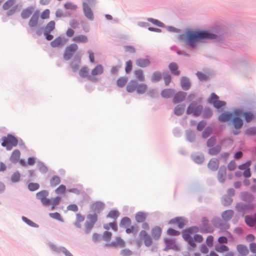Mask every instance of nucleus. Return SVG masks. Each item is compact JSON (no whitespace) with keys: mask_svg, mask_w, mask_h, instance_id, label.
I'll use <instances>...</instances> for the list:
<instances>
[{"mask_svg":"<svg viewBox=\"0 0 256 256\" xmlns=\"http://www.w3.org/2000/svg\"><path fill=\"white\" fill-rule=\"evenodd\" d=\"M104 204L101 202H96L91 204L90 208L92 212H100L104 208Z\"/></svg>","mask_w":256,"mask_h":256,"instance_id":"13","label":"nucleus"},{"mask_svg":"<svg viewBox=\"0 0 256 256\" xmlns=\"http://www.w3.org/2000/svg\"><path fill=\"white\" fill-rule=\"evenodd\" d=\"M237 250L242 255H246L248 253L246 246L244 245L239 244L236 247Z\"/></svg>","mask_w":256,"mask_h":256,"instance_id":"40","label":"nucleus"},{"mask_svg":"<svg viewBox=\"0 0 256 256\" xmlns=\"http://www.w3.org/2000/svg\"><path fill=\"white\" fill-rule=\"evenodd\" d=\"M63 44L62 38L60 36L56 38L50 42V45L53 48L60 46Z\"/></svg>","mask_w":256,"mask_h":256,"instance_id":"30","label":"nucleus"},{"mask_svg":"<svg viewBox=\"0 0 256 256\" xmlns=\"http://www.w3.org/2000/svg\"><path fill=\"white\" fill-rule=\"evenodd\" d=\"M49 215L52 218L54 219L58 220L60 221H63L60 214L57 212H54V213H50L49 214Z\"/></svg>","mask_w":256,"mask_h":256,"instance_id":"58","label":"nucleus"},{"mask_svg":"<svg viewBox=\"0 0 256 256\" xmlns=\"http://www.w3.org/2000/svg\"><path fill=\"white\" fill-rule=\"evenodd\" d=\"M251 164V161L248 160L246 163L238 166V168L241 170H244L243 175L246 178H249L251 176L250 170V166Z\"/></svg>","mask_w":256,"mask_h":256,"instance_id":"11","label":"nucleus"},{"mask_svg":"<svg viewBox=\"0 0 256 256\" xmlns=\"http://www.w3.org/2000/svg\"><path fill=\"white\" fill-rule=\"evenodd\" d=\"M50 11L48 9L44 10L40 15V18L42 20L48 19L50 18Z\"/></svg>","mask_w":256,"mask_h":256,"instance_id":"57","label":"nucleus"},{"mask_svg":"<svg viewBox=\"0 0 256 256\" xmlns=\"http://www.w3.org/2000/svg\"><path fill=\"white\" fill-rule=\"evenodd\" d=\"M168 68L174 75L178 76L180 74V72L178 70V66L176 63L172 62L170 64Z\"/></svg>","mask_w":256,"mask_h":256,"instance_id":"27","label":"nucleus"},{"mask_svg":"<svg viewBox=\"0 0 256 256\" xmlns=\"http://www.w3.org/2000/svg\"><path fill=\"white\" fill-rule=\"evenodd\" d=\"M242 111L241 110L237 109L233 112L232 117L231 119L232 122L236 129H240L243 125V122L241 119Z\"/></svg>","mask_w":256,"mask_h":256,"instance_id":"4","label":"nucleus"},{"mask_svg":"<svg viewBox=\"0 0 256 256\" xmlns=\"http://www.w3.org/2000/svg\"><path fill=\"white\" fill-rule=\"evenodd\" d=\"M94 224L86 220L84 222V232L86 234H89L94 226Z\"/></svg>","mask_w":256,"mask_h":256,"instance_id":"41","label":"nucleus"},{"mask_svg":"<svg viewBox=\"0 0 256 256\" xmlns=\"http://www.w3.org/2000/svg\"><path fill=\"white\" fill-rule=\"evenodd\" d=\"M137 86V81L135 80H132L128 82L126 86V91L128 92H133L136 90Z\"/></svg>","mask_w":256,"mask_h":256,"instance_id":"15","label":"nucleus"},{"mask_svg":"<svg viewBox=\"0 0 256 256\" xmlns=\"http://www.w3.org/2000/svg\"><path fill=\"white\" fill-rule=\"evenodd\" d=\"M161 74L158 72H154L152 76V81L153 82H158L161 78Z\"/></svg>","mask_w":256,"mask_h":256,"instance_id":"52","label":"nucleus"},{"mask_svg":"<svg viewBox=\"0 0 256 256\" xmlns=\"http://www.w3.org/2000/svg\"><path fill=\"white\" fill-rule=\"evenodd\" d=\"M216 36L208 30L188 32L186 34V41L192 46H195L200 40L215 39Z\"/></svg>","mask_w":256,"mask_h":256,"instance_id":"1","label":"nucleus"},{"mask_svg":"<svg viewBox=\"0 0 256 256\" xmlns=\"http://www.w3.org/2000/svg\"><path fill=\"white\" fill-rule=\"evenodd\" d=\"M48 194V193L46 190H44L38 192L36 194V197L41 201L44 205L48 206L50 204V200L46 198Z\"/></svg>","mask_w":256,"mask_h":256,"instance_id":"9","label":"nucleus"},{"mask_svg":"<svg viewBox=\"0 0 256 256\" xmlns=\"http://www.w3.org/2000/svg\"><path fill=\"white\" fill-rule=\"evenodd\" d=\"M167 233L170 236H178L180 234V232L172 228H170L168 230Z\"/></svg>","mask_w":256,"mask_h":256,"instance_id":"64","label":"nucleus"},{"mask_svg":"<svg viewBox=\"0 0 256 256\" xmlns=\"http://www.w3.org/2000/svg\"><path fill=\"white\" fill-rule=\"evenodd\" d=\"M147 90V86L146 84L144 83H141L140 84H138V86L136 88V92L139 94H144Z\"/></svg>","mask_w":256,"mask_h":256,"instance_id":"35","label":"nucleus"},{"mask_svg":"<svg viewBox=\"0 0 256 256\" xmlns=\"http://www.w3.org/2000/svg\"><path fill=\"white\" fill-rule=\"evenodd\" d=\"M119 216V212L118 211L116 210H110L108 214L107 215V218H110L114 220L116 219Z\"/></svg>","mask_w":256,"mask_h":256,"instance_id":"50","label":"nucleus"},{"mask_svg":"<svg viewBox=\"0 0 256 256\" xmlns=\"http://www.w3.org/2000/svg\"><path fill=\"white\" fill-rule=\"evenodd\" d=\"M234 214L233 211L232 210H228L222 212V219L225 221L230 220L232 216Z\"/></svg>","mask_w":256,"mask_h":256,"instance_id":"34","label":"nucleus"},{"mask_svg":"<svg viewBox=\"0 0 256 256\" xmlns=\"http://www.w3.org/2000/svg\"><path fill=\"white\" fill-rule=\"evenodd\" d=\"M82 6L85 16L90 20H92L93 14L90 6L86 2H83Z\"/></svg>","mask_w":256,"mask_h":256,"instance_id":"16","label":"nucleus"},{"mask_svg":"<svg viewBox=\"0 0 256 256\" xmlns=\"http://www.w3.org/2000/svg\"><path fill=\"white\" fill-rule=\"evenodd\" d=\"M84 217L83 216L80 214H76V221L74 223L75 226L78 228H80L82 227L81 224L84 221Z\"/></svg>","mask_w":256,"mask_h":256,"instance_id":"24","label":"nucleus"},{"mask_svg":"<svg viewBox=\"0 0 256 256\" xmlns=\"http://www.w3.org/2000/svg\"><path fill=\"white\" fill-rule=\"evenodd\" d=\"M214 250L218 252L222 253L224 252H228L229 250V248L228 246L226 245L221 244L216 246Z\"/></svg>","mask_w":256,"mask_h":256,"instance_id":"36","label":"nucleus"},{"mask_svg":"<svg viewBox=\"0 0 256 256\" xmlns=\"http://www.w3.org/2000/svg\"><path fill=\"white\" fill-rule=\"evenodd\" d=\"M60 200V197H56L52 200V202L50 204H52V210H54L55 207L58 204Z\"/></svg>","mask_w":256,"mask_h":256,"instance_id":"60","label":"nucleus"},{"mask_svg":"<svg viewBox=\"0 0 256 256\" xmlns=\"http://www.w3.org/2000/svg\"><path fill=\"white\" fill-rule=\"evenodd\" d=\"M20 152L18 150H14L10 157L11 162H16L18 161L20 158Z\"/></svg>","mask_w":256,"mask_h":256,"instance_id":"23","label":"nucleus"},{"mask_svg":"<svg viewBox=\"0 0 256 256\" xmlns=\"http://www.w3.org/2000/svg\"><path fill=\"white\" fill-rule=\"evenodd\" d=\"M112 236V233L111 232L106 231L103 234V239L106 242H109L111 240Z\"/></svg>","mask_w":256,"mask_h":256,"instance_id":"55","label":"nucleus"},{"mask_svg":"<svg viewBox=\"0 0 256 256\" xmlns=\"http://www.w3.org/2000/svg\"><path fill=\"white\" fill-rule=\"evenodd\" d=\"M2 146L6 147L7 150H11L13 147L17 146L18 141L17 139L11 134L2 138Z\"/></svg>","mask_w":256,"mask_h":256,"instance_id":"3","label":"nucleus"},{"mask_svg":"<svg viewBox=\"0 0 256 256\" xmlns=\"http://www.w3.org/2000/svg\"><path fill=\"white\" fill-rule=\"evenodd\" d=\"M170 224H176L179 228H182L185 225L184 220L182 218H175L171 220Z\"/></svg>","mask_w":256,"mask_h":256,"instance_id":"20","label":"nucleus"},{"mask_svg":"<svg viewBox=\"0 0 256 256\" xmlns=\"http://www.w3.org/2000/svg\"><path fill=\"white\" fill-rule=\"evenodd\" d=\"M66 190V186L63 185H60L55 190L56 194H63L65 192Z\"/></svg>","mask_w":256,"mask_h":256,"instance_id":"59","label":"nucleus"},{"mask_svg":"<svg viewBox=\"0 0 256 256\" xmlns=\"http://www.w3.org/2000/svg\"><path fill=\"white\" fill-rule=\"evenodd\" d=\"M134 74L138 80L140 82H144L145 80L144 76L143 71L141 70H138L134 71Z\"/></svg>","mask_w":256,"mask_h":256,"instance_id":"38","label":"nucleus"},{"mask_svg":"<svg viewBox=\"0 0 256 256\" xmlns=\"http://www.w3.org/2000/svg\"><path fill=\"white\" fill-rule=\"evenodd\" d=\"M202 110V106L198 104L196 102L191 103L188 107L186 112L188 114H192L195 116H198Z\"/></svg>","mask_w":256,"mask_h":256,"instance_id":"7","label":"nucleus"},{"mask_svg":"<svg viewBox=\"0 0 256 256\" xmlns=\"http://www.w3.org/2000/svg\"><path fill=\"white\" fill-rule=\"evenodd\" d=\"M226 175V169L225 168H220L218 172V178L219 181L223 182Z\"/></svg>","mask_w":256,"mask_h":256,"instance_id":"32","label":"nucleus"},{"mask_svg":"<svg viewBox=\"0 0 256 256\" xmlns=\"http://www.w3.org/2000/svg\"><path fill=\"white\" fill-rule=\"evenodd\" d=\"M72 41L78 44H86L88 42V38L86 35L78 34L72 38Z\"/></svg>","mask_w":256,"mask_h":256,"instance_id":"12","label":"nucleus"},{"mask_svg":"<svg viewBox=\"0 0 256 256\" xmlns=\"http://www.w3.org/2000/svg\"><path fill=\"white\" fill-rule=\"evenodd\" d=\"M39 184L37 183H30L28 185V188L30 191H34L38 189Z\"/></svg>","mask_w":256,"mask_h":256,"instance_id":"56","label":"nucleus"},{"mask_svg":"<svg viewBox=\"0 0 256 256\" xmlns=\"http://www.w3.org/2000/svg\"><path fill=\"white\" fill-rule=\"evenodd\" d=\"M106 246H120L124 247V241L120 237H117L115 240L112 242L110 244H106Z\"/></svg>","mask_w":256,"mask_h":256,"instance_id":"19","label":"nucleus"},{"mask_svg":"<svg viewBox=\"0 0 256 256\" xmlns=\"http://www.w3.org/2000/svg\"><path fill=\"white\" fill-rule=\"evenodd\" d=\"M55 22L54 20H51L45 26L44 32L46 34L48 32H52L55 28Z\"/></svg>","mask_w":256,"mask_h":256,"instance_id":"33","label":"nucleus"},{"mask_svg":"<svg viewBox=\"0 0 256 256\" xmlns=\"http://www.w3.org/2000/svg\"><path fill=\"white\" fill-rule=\"evenodd\" d=\"M22 220L26 222V223L28 225L31 226H33V227H36L37 226V225L34 222H32V220H30L27 218H26L24 217V216H22Z\"/></svg>","mask_w":256,"mask_h":256,"instance_id":"62","label":"nucleus"},{"mask_svg":"<svg viewBox=\"0 0 256 256\" xmlns=\"http://www.w3.org/2000/svg\"><path fill=\"white\" fill-rule=\"evenodd\" d=\"M64 8L66 10H76L77 6L72 2H66L64 4Z\"/></svg>","mask_w":256,"mask_h":256,"instance_id":"54","label":"nucleus"},{"mask_svg":"<svg viewBox=\"0 0 256 256\" xmlns=\"http://www.w3.org/2000/svg\"><path fill=\"white\" fill-rule=\"evenodd\" d=\"M104 228L106 230H108L110 228H112L114 231H116L118 230L117 224L115 222H110L104 224Z\"/></svg>","mask_w":256,"mask_h":256,"instance_id":"44","label":"nucleus"},{"mask_svg":"<svg viewBox=\"0 0 256 256\" xmlns=\"http://www.w3.org/2000/svg\"><path fill=\"white\" fill-rule=\"evenodd\" d=\"M140 240H138L136 241V244L138 247H140L142 246V240L144 242V245L149 247L152 244V238L148 234V232L145 230H141L139 234Z\"/></svg>","mask_w":256,"mask_h":256,"instance_id":"5","label":"nucleus"},{"mask_svg":"<svg viewBox=\"0 0 256 256\" xmlns=\"http://www.w3.org/2000/svg\"><path fill=\"white\" fill-rule=\"evenodd\" d=\"M245 222L248 226H253L256 224V214H254V217L246 216Z\"/></svg>","mask_w":256,"mask_h":256,"instance_id":"29","label":"nucleus"},{"mask_svg":"<svg viewBox=\"0 0 256 256\" xmlns=\"http://www.w3.org/2000/svg\"><path fill=\"white\" fill-rule=\"evenodd\" d=\"M34 8L32 6H30L23 10L21 12V16L24 19L28 18L33 13Z\"/></svg>","mask_w":256,"mask_h":256,"instance_id":"17","label":"nucleus"},{"mask_svg":"<svg viewBox=\"0 0 256 256\" xmlns=\"http://www.w3.org/2000/svg\"><path fill=\"white\" fill-rule=\"evenodd\" d=\"M218 99V96L214 93H212L208 99V102L212 104L216 108H219L224 106L226 104V102L223 101H220Z\"/></svg>","mask_w":256,"mask_h":256,"instance_id":"8","label":"nucleus"},{"mask_svg":"<svg viewBox=\"0 0 256 256\" xmlns=\"http://www.w3.org/2000/svg\"><path fill=\"white\" fill-rule=\"evenodd\" d=\"M104 72V68L102 64H97L91 71V76L88 77V79L94 81L96 80L94 76L97 75H100Z\"/></svg>","mask_w":256,"mask_h":256,"instance_id":"10","label":"nucleus"},{"mask_svg":"<svg viewBox=\"0 0 256 256\" xmlns=\"http://www.w3.org/2000/svg\"><path fill=\"white\" fill-rule=\"evenodd\" d=\"M218 160L216 158H212L209 162L208 164V167L210 170L214 171L218 169Z\"/></svg>","mask_w":256,"mask_h":256,"instance_id":"21","label":"nucleus"},{"mask_svg":"<svg viewBox=\"0 0 256 256\" xmlns=\"http://www.w3.org/2000/svg\"><path fill=\"white\" fill-rule=\"evenodd\" d=\"M130 220L128 218L125 217L122 220L120 223V225L122 227L126 228V226H130Z\"/></svg>","mask_w":256,"mask_h":256,"instance_id":"49","label":"nucleus"},{"mask_svg":"<svg viewBox=\"0 0 256 256\" xmlns=\"http://www.w3.org/2000/svg\"><path fill=\"white\" fill-rule=\"evenodd\" d=\"M20 174L19 172H15L11 176V180L13 182H18L20 180Z\"/></svg>","mask_w":256,"mask_h":256,"instance_id":"53","label":"nucleus"},{"mask_svg":"<svg viewBox=\"0 0 256 256\" xmlns=\"http://www.w3.org/2000/svg\"><path fill=\"white\" fill-rule=\"evenodd\" d=\"M88 71L89 70L88 67L86 66H82L81 68L79 71V75L82 78H88Z\"/></svg>","mask_w":256,"mask_h":256,"instance_id":"42","label":"nucleus"},{"mask_svg":"<svg viewBox=\"0 0 256 256\" xmlns=\"http://www.w3.org/2000/svg\"><path fill=\"white\" fill-rule=\"evenodd\" d=\"M180 85L182 88L186 90L190 88V84L189 80L187 78L183 77L181 78Z\"/></svg>","mask_w":256,"mask_h":256,"instance_id":"26","label":"nucleus"},{"mask_svg":"<svg viewBox=\"0 0 256 256\" xmlns=\"http://www.w3.org/2000/svg\"><path fill=\"white\" fill-rule=\"evenodd\" d=\"M60 178L56 176L52 177L50 180V184L51 186L54 187L60 184Z\"/></svg>","mask_w":256,"mask_h":256,"instance_id":"43","label":"nucleus"},{"mask_svg":"<svg viewBox=\"0 0 256 256\" xmlns=\"http://www.w3.org/2000/svg\"><path fill=\"white\" fill-rule=\"evenodd\" d=\"M185 106L184 104L178 105L174 110V113L177 116L182 115L184 110Z\"/></svg>","mask_w":256,"mask_h":256,"instance_id":"39","label":"nucleus"},{"mask_svg":"<svg viewBox=\"0 0 256 256\" xmlns=\"http://www.w3.org/2000/svg\"><path fill=\"white\" fill-rule=\"evenodd\" d=\"M220 150V147L219 146H216L210 148L208 152L211 155H216Z\"/></svg>","mask_w":256,"mask_h":256,"instance_id":"51","label":"nucleus"},{"mask_svg":"<svg viewBox=\"0 0 256 256\" xmlns=\"http://www.w3.org/2000/svg\"><path fill=\"white\" fill-rule=\"evenodd\" d=\"M161 233L162 230L159 226H156L152 230V236L155 240H158L160 238Z\"/></svg>","mask_w":256,"mask_h":256,"instance_id":"22","label":"nucleus"},{"mask_svg":"<svg viewBox=\"0 0 256 256\" xmlns=\"http://www.w3.org/2000/svg\"><path fill=\"white\" fill-rule=\"evenodd\" d=\"M233 114V112H224L220 114L218 117V120L221 122H226L231 120Z\"/></svg>","mask_w":256,"mask_h":256,"instance_id":"18","label":"nucleus"},{"mask_svg":"<svg viewBox=\"0 0 256 256\" xmlns=\"http://www.w3.org/2000/svg\"><path fill=\"white\" fill-rule=\"evenodd\" d=\"M136 64L138 66L144 68L150 64V61L148 59L140 58L136 60Z\"/></svg>","mask_w":256,"mask_h":256,"instance_id":"31","label":"nucleus"},{"mask_svg":"<svg viewBox=\"0 0 256 256\" xmlns=\"http://www.w3.org/2000/svg\"><path fill=\"white\" fill-rule=\"evenodd\" d=\"M128 78L126 76L120 78L116 82V84L119 87H124L128 82Z\"/></svg>","mask_w":256,"mask_h":256,"instance_id":"46","label":"nucleus"},{"mask_svg":"<svg viewBox=\"0 0 256 256\" xmlns=\"http://www.w3.org/2000/svg\"><path fill=\"white\" fill-rule=\"evenodd\" d=\"M186 93L183 92H177L173 98V102L176 104L182 102L186 98Z\"/></svg>","mask_w":256,"mask_h":256,"instance_id":"14","label":"nucleus"},{"mask_svg":"<svg viewBox=\"0 0 256 256\" xmlns=\"http://www.w3.org/2000/svg\"><path fill=\"white\" fill-rule=\"evenodd\" d=\"M78 45L76 43H72L68 46L65 49L64 54V58L68 60L73 56L74 54L78 50Z\"/></svg>","mask_w":256,"mask_h":256,"instance_id":"6","label":"nucleus"},{"mask_svg":"<svg viewBox=\"0 0 256 256\" xmlns=\"http://www.w3.org/2000/svg\"><path fill=\"white\" fill-rule=\"evenodd\" d=\"M242 116H243L244 118V119L248 122H249L250 121H252L254 118V114L250 112H242Z\"/></svg>","mask_w":256,"mask_h":256,"instance_id":"47","label":"nucleus"},{"mask_svg":"<svg viewBox=\"0 0 256 256\" xmlns=\"http://www.w3.org/2000/svg\"><path fill=\"white\" fill-rule=\"evenodd\" d=\"M198 227H191L183 232L182 237L184 240L188 242L189 244L192 248L196 247L195 242H201L203 240L202 236L200 234H195L194 238H192V234L198 232Z\"/></svg>","mask_w":256,"mask_h":256,"instance_id":"2","label":"nucleus"},{"mask_svg":"<svg viewBox=\"0 0 256 256\" xmlns=\"http://www.w3.org/2000/svg\"><path fill=\"white\" fill-rule=\"evenodd\" d=\"M174 92V90L168 88L163 90L161 92V94L164 98H169L173 94Z\"/></svg>","mask_w":256,"mask_h":256,"instance_id":"37","label":"nucleus"},{"mask_svg":"<svg viewBox=\"0 0 256 256\" xmlns=\"http://www.w3.org/2000/svg\"><path fill=\"white\" fill-rule=\"evenodd\" d=\"M16 2V0H8L3 4V8L5 10L9 9Z\"/></svg>","mask_w":256,"mask_h":256,"instance_id":"48","label":"nucleus"},{"mask_svg":"<svg viewBox=\"0 0 256 256\" xmlns=\"http://www.w3.org/2000/svg\"><path fill=\"white\" fill-rule=\"evenodd\" d=\"M87 53L88 55L90 61L91 63H94V52L92 50H88Z\"/></svg>","mask_w":256,"mask_h":256,"instance_id":"61","label":"nucleus"},{"mask_svg":"<svg viewBox=\"0 0 256 256\" xmlns=\"http://www.w3.org/2000/svg\"><path fill=\"white\" fill-rule=\"evenodd\" d=\"M214 237L212 236H209L206 239V244L209 247L213 246Z\"/></svg>","mask_w":256,"mask_h":256,"instance_id":"63","label":"nucleus"},{"mask_svg":"<svg viewBox=\"0 0 256 256\" xmlns=\"http://www.w3.org/2000/svg\"><path fill=\"white\" fill-rule=\"evenodd\" d=\"M146 216L147 214L146 212H140L136 214L135 218L137 222H142L146 220Z\"/></svg>","mask_w":256,"mask_h":256,"instance_id":"25","label":"nucleus"},{"mask_svg":"<svg viewBox=\"0 0 256 256\" xmlns=\"http://www.w3.org/2000/svg\"><path fill=\"white\" fill-rule=\"evenodd\" d=\"M86 218L87 221L94 224L98 220V215L96 214H88Z\"/></svg>","mask_w":256,"mask_h":256,"instance_id":"45","label":"nucleus"},{"mask_svg":"<svg viewBox=\"0 0 256 256\" xmlns=\"http://www.w3.org/2000/svg\"><path fill=\"white\" fill-rule=\"evenodd\" d=\"M38 14H34L33 16L30 18L29 22L28 25L30 27H34L36 26L38 23Z\"/></svg>","mask_w":256,"mask_h":256,"instance_id":"28","label":"nucleus"}]
</instances>
